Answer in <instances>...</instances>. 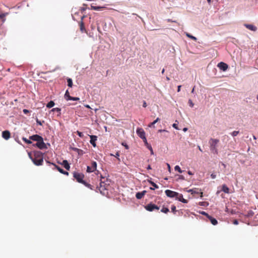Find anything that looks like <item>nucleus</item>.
I'll use <instances>...</instances> for the list:
<instances>
[{"label": "nucleus", "instance_id": "nucleus-1", "mask_svg": "<svg viewBox=\"0 0 258 258\" xmlns=\"http://www.w3.org/2000/svg\"><path fill=\"white\" fill-rule=\"evenodd\" d=\"M28 156L32 160L33 163L36 166H40L42 165L43 160V154L40 151L35 152L34 153V157L31 156V153H28Z\"/></svg>", "mask_w": 258, "mask_h": 258}, {"label": "nucleus", "instance_id": "nucleus-2", "mask_svg": "<svg viewBox=\"0 0 258 258\" xmlns=\"http://www.w3.org/2000/svg\"><path fill=\"white\" fill-rule=\"evenodd\" d=\"M219 142V140L218 139L211 138L209 140V144L210 150L214 154H218L217 145Z\"/></svg>", "mask_w": 258, "mask_h": 258}, {"label": "nucleus", "instance_id": "nucleus-3", "mask_svg": "<svg viewBox=\"0 0 258 258\" xmlns=\"http://www.w3.org/2000/svg\"><path fill=\"white\" fill-rule=\"evenodd\" d=\"M109 187V184L105 183L104 182L101 181L100 182V185L98 187V189L100 192L105 195V191L107 190L108 189Z\"/></svg>", "mask_w": 258, "mask_h": 258}, {"label": "nucleus", "instance_id": "nucleus-4", "mask_svg": "<svg viewBox=\"0 0 258 258\" xmlns=\"http://www.w3.org/2000/svg\"><path fill=\"white\" fill-rule=\"evenodd\" d=\"M137 133L139 137H140L146 144H147V141L145 136V132L142 128H138L137 130Z\"/></svg>", "mask_w": 258, "mask_h": 258}, {"label": "nucleus", "instance_id": "nucleus-5", "mask_svg": "<svg viewBox=\"0 0 258 258\" xmlns=\"http://www.w3.org/2000/svg\"><path fill=\"white\" fill-rule=\"evenodd\" d=\"M73 177L79 183H82L84 181V180H83L84 176L82 173L74 172L73 173Z\"/></svg>", "mask_w": 258, "mask_h": 258}, {"label": "nucleus", "instance_id": "nucleus-6", "mask_svg": "<svg viewBox=\"0 0 258 258\" xmlns=\"http://www.w3.org/2000/svg\"><path fill=\"white\" fill-rule=\"evenodd\" d=\"M145 208L147 211H148L149 212H152L154 210H159L160 209L159 207H157L156 205H155L152 203H150V204L147 205L145 207Z\"/></svg>", "mask_w": 258, "mask_h": 258}, {"label": "nucleus", "instance_id": "nucleus-7", "mask_svg": "<svg viewBox=\"0 0 258 258\" xmlns=\"http://www.w3.org/2000/svg\"><path fill=\"white\" fill-rule=\"evenodd\" d=\"M34 146L37 147L38 148H39L40 149H43L47 148V146H46V144L43 142V138L39 140V141L36 142V143Z\"/></svg>", "mask_w": 258, "mask_h": 258}, {"label": "nucleus", "instance_id": "nucleus-8", "mask_svg": "<svg viewBox=\"0 0 258 258\" xmlns=\"http://www.w3.org/2000/svg\"><path fill=\"white\" fill-rule=\"evenodd\" d=\"M97 168V162L96 161H92L91 166H87V171L88 173H91L95 170Z\"/></svg>", "mask_w": 258, "mask_h": 258}, {"label": "nucleus", "instance_id": "nucleus-9", "mask_svg": "<svg viewBox=\"0 0 258 258\" xmlns=\"http://www.w3.org/2000/svg\"><path fill=\"white\" fill-rule=\"evenodd\" d=\"M165 195L169 198H176V196L178 195V192L176 191H173L167 189L165 191Z\"/></svg>", "mask_w": 258, "mask_h": 258}, {"label": "nucleus", "instance_id": "nucleus-10", "mask_svg": "<svg viewBox=\"0 0 258 258\" xmlns=\"http://www.w3.org/2000/svg\"><path fill=\"white\" fill-rule=\"evenodd\" d=\"M217 66L220 70L223 71H225L228 69V65L225 62H219Z\"/></svg>", "mask_w": 258, "mask_h": 258}, {"label": "nucleus", "instance_id": "nucleus-11", "mask_svg": "<svg viewBox=\"0 0 258 258\" xmlns=\"http://www.w3.org/2000/svg\"><path fill=\"white\" fill-rule=\"evenodd\" d=\"M175 198H176V199L178 200L180 202H182L184 204H186L188 202L187 200H186L183 198V195L178 192V195L176 196Z\"/></svg>", "mask_w": 258, "mask_h": 258}, {"label": "nucleus", "instance_id": "nucleus-12", "mask_svg": "<svg viewBox=\"0 0 258 258\" xmlns=\"http://www.w3.org/2000/svg\"><path fill=\"white\" fill-rule=\"evenodd\" d=\"M90 143L93 147H96V141H97V137L96 136L91 135L90 136Z\"/></svg>", "mask_w": 258, "mask_h": 258}, {"label": "nucleus", "instance_id": "nucleus-13", "mask_svg": "<svg viewBox=\"0 0 258 258\" xmlns=\"http://www.w3.org/2000/svg\"><path fill=\"white\" fill-rule=\"evenodd\" d=\"M52 165H53L55 167V168L57 169V170L60 173L64 175H68L69 173L67 171H64L62 168H60L59 166L56 165V164L54 163H51Z\"/></svg>", "mask_w": 258, "mask_h": 258}, {"label": "nucleus", "instance_id": "nucleus-14", "mask_svg": "<svg viewBox=\"0 0 258 258\" xmlns=\"http://www.w3.org/2000/svg\"><path fill=\"white\" fill-rule=\"evenodd\" d=\"M188 192H191V194H200L201 195V197L202 198L203 197V191H201V190H199L198 189H189Z\"/></svg>", "mask_w": 258, "mask_h": 258}, {"label": "nucleus", "instance_id": "nucleus-15", "mask_svg": "<svg viewBox=\"0 0 258 258\" xmlns=\"http://www.w3.org/2000/svg\"><path fill=\"white\" fill-rule=\"evenodd\" d=\"M10 132L8 131H3L2 132V137L6 140H8L10 139Z\"/></svg>", "mask_w": 258, "mask_h": 258}, {"label": "nucleus", "instance_id": "nucleus-16", "mask_svg": "<svg viewBox=\"0 0 258 258\" xmlns=\"http://www.w3.org/2000/svg\"><path fill=\"white\" fill-rule=\"evenodd\" d=\"M146 192L147 191L146 190H144L143 191H141V192H137L136 195V198L138 199H143V197H144V196L145 195Z\"/></svg>", "mask_w": 258, "mask_h": 258}, {"label": "nucleus", "instance_id": "nucleus-17", "mask_svg": "<svg viewBox=\"0 0 258 258\" xmlns=\"http://www.w3.org/2000/svg\"><path fill=\"white\" fill-rule=\"evenodd\" d=\"M244 26L252 31L255 32L257 30V27L255 26L246 24H244Z\"/></svg>", "mask_w": 258, "mask_h": 258}, {"label": "nucleus", "instance_id": "nucleus-18", "mask_svg": "<svg viewBox=\"0 0 258 258\" xmlns=\"http://www.w3.org/2000/svg\"><path fill=\"white\" fill-rule=\"evenodd\" d=\"M42 138L40 136L38 135H34L30 137L29 139L34 141H39V140L41 139Z\"/></svg>", "mask_w": 258, "mask_h": 258}, {"label": "nucleus", "instance_id": "nucleus-19", "mask_svg": "<svg viewBox=\"0 0 258 258\" xmlns=\"http://www.w3.org/2000/svg\"><path fill=\"white\" fill-rule=\"evenodd\" d=\"M209 220H210V222L213 225H216L218 224V222L217 220L215 218H214L210 215L208 217Z\"/></svg>", "mask_w": 258, "mask_h": 258}, {"label": "nucleus", "instance_id": "nucleus-20", "mask_svg": "<svg viewBox=\"0 0 258 258\" xmlns=\"http://www.w3.org/2000/svg\"><path fill=\"white\" fill-rule=\"evenodd\" d=\"M80 30L82 33H83V32L87 33V31L85 28L84 24L82 21H81V22L80 23Z\"/></svg>", "mask_w": 258, "mask_h": 258}, {"label": "nucleus", "instance_id": "nucleus-21", "mask_svg": "<svg viewBox=\"0 0 258 258\" xmlns=\"http://www.w3.org/2000/svg\"><path fill=\"white\" fill-rule=\"evenodd\" d=\"M62 165L63 166L65 169L67 170H69L70 169V165H69L68 162L67 160H63L62 161Z\"/></svg>", "mask_w": 258, "mask_h": 258}, {"label": "nucleus", "instance_id": "nucleus-22", "mask_svg": "<svg viewBox=\"0 0 258 258\" xmlns=\"http://www.w3.org/2000/svg\"><path fill=\"white\" fill-rule=\"evenodd\" d=\"M160 120V118L157 117L153 122L148 124L149 127H154V124Z\"/></svg>", "mask_w": 258, "mask_h": 258}, {"label": "nucleus", "instance_id": "nucleus-23", "mask_svg": "<svg viewBox=\"0 0 258 258\" xmlns=\"http://www.w3.org/2000/svg\"><path fill=\"white\" fill-rule=\"evenodd\" d=\"M222 191L228 194L229 192V189L226 184H223V186H222Z\"/></svg>", "mask_w": 258, "mask_h": 258}, {"label": "nucleus", "instance_id": "nucleus-24", "mask_svg": "<svg viewBox=\"0 0 258 258\" xmlns=\"http://www.w3.org/2000/svg\"><path fill=\"white\" fill-rule=\"evenodd\" d=\"M55 105V103L53 101H50L49 102H48L46 105V107L48 108H51V107H53Z\"/></svg>", "mask_w": 258, "mask_h": 258}, {"label": "nucleus", "instance_id": "nucleus-25", "mask_svg": "<svg viewBox=\"0 0 258 258\" xmlns=\"http://www.w3.org/2000/svg\"><path fill=\"white\" fill-rule=\"evenodd\" d=\"M68 86L72 87L73 86V81L71 78H67Z\"/></svg>", "mask_w": 258, "mask_h": 258}, {"label": "nucleus", "instance_id": "nucleus-26", "mask_svg": "<svg viewBox=\"0 0 258 258\" xmlns=\"http://www.w3.org/2000/svg\"><path fill=\"white\" fill-rule=\"evenodd\" d=\"M60 110L61 109L60 108H53V109H51V111L52 112H57L58 113V116H59L60 115Z\"/></svg>", "mask_w": 258, "mask_h": 258}, {"label": "nucleus", "instance_id": "nucleus-27", "mask_svg": "<svg viewBox=\"0 0 258 258\" xmlns=\"http://www.w3.org/2000/svg\"><path fill=\"white\" fill-rule=\"evenodd\" d=\"M186 36L189 38H190L192 40L194 41H197V38L195 37V36L191 35V34H189V33H186Z\"/></svg>", "mask_w": 258, "mask_h": 258}, {"label": "nucleus", "instance_id": "nucleus-28", "mask_svg": "<svg viewBox=\"0 0 258 258\" xmlns=\"http://www.w3.org/2000/svg\"><path fill=\"white\" fill-rule=\"evenodd\" d=\"M83 7H81V8H80V11H81V12L82 13H83V12H85V11H86V10H87V4H84L83 5Z\"/></svg>", "mask_w": 258, "mask_h": 258}, {"label": "nucleus", "instance_id": "nucleus-29", "mask_svg": "<svg viewBox=\"0 0 258 258\" xmlns=\"http://www.w3.org/2000/svg\"><path fill=\"white\" fill-rule=\"evenodd\" d=\"M8 13H3L0 14V18L2 19L3 22L6 21V19L5 18V17H6Z\"/></svg>", "mask_w": 258, "mask_h": 258}, {"label": "nucleus", "instance_id": "nucleus-30", "mask_svg": "<svg viewBox=\"0 0 258 258\" xmlns=\"http://www.w3.org/2000/svg\"><path fill=\"white\" fill-rule=\"evenodd\" d=\"M161 212L164 213L165 214H167L169 212V210L167 207H163L161 210Z\"/></svg>", "mask_w": 258, "mask_h": 258}, {"label": "nucleus", "instance_id": "nucleus-31", "mask_svg": "<svg viewBox=\"0 0 258 258\" xmlns=\"http://www.w3.org/2000/svg\"><path fill=\"white\" fill-rule=\"evenodd\" d=\"M82 184H83L84 185H85L86 186L89 188L90 189H93L92 186L90 183H88L84 181Z\"/></svg>", "mask_w": 258, "mask_h": 258}, {"label": "nucleus", "instance_id": "nucleus-32", "mask_svg": "<svg viewBox=\"0 0 258 258\" xmlns=\"http://www.w3.org/2000/svg\"><path fill=\"white\" fill-rule=\"evenodd\" d=\"M101 9V8L99 7H96V6H91V9L92 10L99 11Z\"/></svg>", "mask_w": 258, "mask_h": 258}, {"label": "nucleus", "instance_id": "nucleus-33", "mask_svg": "<svg viewBox=\"0 0 258 258\" xmlns=\"http://www.w3.org/2000/svg\"><path fill=\"white\" fill-rule=\"evenodd\" d=\"M23 140L27 144H32V141H31V140H28L25 138H22Z\"/></svg>", "mask_w": 258, "mask_h": 258}, {"label": "nucleus", "instance_id": "nucleus-34", "mask_svg": "<svg viewBox=\"0 0 258 258\" xmlns=\"http://www.w3.org/2000/svg\"><path fill=\"white\" fill-rule=\"evenodd\" d=\"M149 183H150L152 185H153L154 186V187L155 188H159V186L157 185V184H156V183H155L154 182H153V181H149Z\"/></svg>", "mask_w": 258, "mask_h": 258}, {"label": "nucleus", "instance_id": "nucleus-35", "mask_svg": "<svg viewBox=\"0 0 258 258\" xmlns=\"http://www.w3.org/2000/svg\"><path fill=\"white\" fill-rule=\"evenodd\" d=\"M175 170L176 171H177L179 173H182L183 172L182 170H181V168L179 167V166L178 165H176L175 167Z\"/></svg>", "mask_w": 258, "mask_h": 258}, {"label": "nucleus", "instance_id": "nucleus-36", "mask_svg": "<svg viewBox=\"0 0 258 258\" xmlns=\"http://www.w3.org/2000/svg\"><path fill=\"white\" fill-rule=\"evenodd\" d=\"M188 103L189 104V107L192 108L194 106V103L191 99H189L188 101Z\"/></svg>", "mask_w": 258, "mask_h": 258}, {"label": "nucleus", "instance_id": "nucleus-37", "mask_svg": "<svg viewBox=\"0 0 258 258\" xmlns=\"http://www.w3.org/2000/svg\"><path fill=\"white\" fill-rule=\"evenodd\" d=\"M239 134V131H234L232 132L231 134L233 137H236Z\"/></svg>", "mask_w": 258, "mask_h": 258}, {"label": "nucleus", "instance_id": "nucleus-38", "mask_svg": "<svg viewBox=\"0 0 258 258\" xmlns=\"http://www.w3.org/2000/svg\"><path fill=\"white\" fill-rule=\"evenodd\" d=\"M199 205L201 206H208L209 203L207 202H202L199 203Z\"/></svg>", "mask_w": 258, "mask_h": 258}, {"label": "nucleus", "instance_id": "nucleus-39", "mask_svg": "<svg viewBox=\"0 0 258 258\" xmlns=\"http://www.w3.org/2000/svg\"><path fill=\"white\" fill-rule=\"evenodd\" d=\"M176 207L174 206V205H172L171 207V211L173 212V213H175L176 212Z\"/></svg>", "mask_w": 258, "mask_h": 258}, {"label": "nucleus", "instance_id": "nucleus-40", "mask_svg": "<svg viewBox=\"0 0 258 258\" xmlns=\"http://www.w3.org/2000/svg\"><path fill=\"white\" fill-rule=\"evenodd\" d=\"M77 134H78V135L81 137V138H82L83 137V134L82 132H80V131H77Z\"/></svg>", "mask_w": 258, "mask_h": 258}, {"label": "nucleus", "instance_id": "nucleus-41", "mask_svg": "<svg viewBox=\"0 0 258 258\" xmlns=\"http://www.w3.org/2000/svg\"><path fill=\"white\" fill-rule=\"evenodd\" d=\"M36 123L41 125L42 124V123L44 122V121H43L42 122H41V121H40L38 119H36Z\"/></svg>", "mask_w": 258, "mask_h": 258}, {"label": "nucleus", "instance_id": "nucleus-42", "mask_svg": "<svg viewBox=\"0 0 258 258\" xmlns=\"http://www.w3.org/2000/svg\"><path fill=\"white\" fill-rule=\"evenodd\" d=\"M172 126L173 128H175L176 130H179L178 127V124L176 123L172 124Z\"/></svg>", "mask_w": 258, "mask_h": 258}, {"label": "nucleus", "instance_id": "nucleus-43", "mask_svg": "<svg viewBox=\"0 0 258 258\" xmlns=\"http://www.w3.org/2000/svg\"><path fill=\"white\" fill-rule=\"evenodd\" d=\"M201 214L207 216V218L209 217V216H210L208 214H207V213H206L205 212H201Z\"/></svg>", "mask_w": 258, "mask_h": 258}, {"label": "nucleus", "instance_id": "nucleus-44", "mask_svg": "<svg viewBox=\"0 0 258 258\" xmlns=\"http://www.w3.org/2000/svg\"><path fill=\"white\" fill-rule=\"evenodd\" d=\"M72 101H79L80 98L79 97H72Z\"/></svg>", "mask_w": 258, "mask_h": 258}, {"label": "nucleus", "instance_id": "nucleus-45", "mask_svg": "<svg viewBox=\"0 0 258 258\" xmlns=\"http://www.w3.org/2000/svg\"><path fill=\"white\" fill-rule=\"evenodd\" d=\"M70 95L69 94V93L68 92V91H66V93H65V94H64V98H66L67 97H68V96H70Z\"/></svg>", "mask_w": 258, "mask_h": 258}, {"label": "nucleus", "instance_id": "nucleus-46", "mask_svg": "<svg viewBox=\"0 0 258 258\" xmlns=\"http://www.w3.org/2000/svg\"><path fill=\"white\" fill-rule=\"evenodd\" d=\"M72 97L71 95L70 96H68V97H67L66 98H65L66 99V100L68 101V100H72Z\"/></svg>", "mask_w": 258, "mask_h": 258}, {"label": "nucleus", "instance_id": "nucleus-47", "mask_svg": "<svg viewBox=\"0 0 258 258\" xmlns=\"http://www.w3.org/2000/svg\"><path fill=\"white\" fill-rule=\"evenodd\" d=\"M119 155H120V154L119 153V152H117V153H115V155H114V156H115L116 158H118V160H119V161L120 160V159L118 158V157L119 156Z\"/></svg>", "mask_w": 258, "mask_h": 258}, {"label": "nucleus", "instance_id": "nucleus-48", "mask_svg": "<svg viewBox=\"0 0 258 258\" xmlns=\"http://www.w3.org/2000/svg\"><path fill=\"white\" fill-rule=\"evenodd\" d=\"M211 177L212 179H214L216 177V175L215 174L212 173L211 174Z\"/></svg>", "mask_w": 258, "mask_h": 258}, {"label": "nucleus", "instance_id": "nucleus-49", "mask_svg": "<svg viewBox=\"0 0 258 258\" xmlns=\"http://www.w3.org/2000/svg\"><path fill=\"white\" fill-rule=\"evenodd\" d=\"M23 112L25 113V114H27L28 113H29V110L27 109H23Z\"/></svg>", "mask_w": 258, "mask_h": 258}, {"label": "nucleus", "instance_id": "nucleus-50", "mask_svg": "<svg viewBox=\"0 0 258 258\" xmlns=\"http://www.w3.org/2000/svg\"><path fill=\"white\" fill-rule=\"evenodd\" d=\"M233 223L235 225H237L238 223V221L237 220H234Z\"/></svg>", "mask_w": 258, "mask_h": 258}, {"label": "nucleus", "instance_id": "nucleus-51", "mask_svg": "<svg viewBox=\"0 0 258 258\" xmlns=\"http://www.w3.org/2000/svg\"><path fill=\"white\" fill-rule=\"evenodd\" d=\"M167 165L169 171L170 172L171 168H170V166L169 164L167 163Z\"/></svg>", "mask_w": 258, "mask_h": 258}, {"label": "nucleus", "instance_id": "nucleus-52", "mask_svg": "<svg viewBox=\"0 0 258 258\" xmlns=\"http://www.w3.org/2000/svg\"><path fill=\"white\" fill-rule=\"evenodd\" d=\"M143 107L144 108H146L147 107V103H146L145 101H144L143 105Z\"/></svg>", "mask_w": 258, "mask_h": 258}, {"label": "nucleus", "instance_id": "nucleus-53", "mask_svg": "<svg viewBox=\"0 0 258 258\" xmlns=\"http://www.w3.org/2000/svg\"><path fill=\"white\" fill-rule=\"evenodd\" d=\"M253 215V213L252 212L250 211L248 213V216H252Z\"/></svg>", "mask_w": 258, "mask_h": 258}, {"label": "nucleus", "instance_id": "nucleus-54", "mask_svg": "<svg viewBox=\"0 0 258 258\" xmlns=\"http://www.w3.org/2000/svg\"><path fill=\"white\" fill-rule=\"evenodd\" d=\"M180 88H181V86H178L177 87V92H179L180 91Z\"/></svg>", "mask_w": 258, "mask_h": 258}, {"label": "nucleus", "instance_id": "nucleus-55", "mask_svg": "<svg viewBox=\"0 0 258 258\" xmlns=\"http://www.w3.org/2000/svg\"><path fill=\"white\" fill-rule=\"evenodd\" d=\"M187 173L188 175H193V173H192V172L191 171H188Z\"/></svg>", "mask_w": 258, "mask_h": 258}, {"label": "nucleus", "instance_id": "nucleus-56", "mask_svg": "<svg viewBox=\"0 0 258 258\" xmlns=\"http://www.w3.org/2000/svg\"><path fill=\"white\" fill-rule=\"evenodd\" d=\"M147 169H151V166L150 165H149L147 168Z\"/></svg>", "mask_w": 258, "mask_h": 258}, {"label": "nucleus", "instance_id": "nucleus-57", "mask_svg": "<svg viewBox=\"0 0 258 258\" xmlns=\"http://www.w3.org/2000/svg\"><path fill=\"white\" fill-rule=\"evenodd\" d=\"M198 148H199V149L200 150V151L202 152H203V150L202 149H201V147L200 146H198Z\"/></svg>", "mask_w": 258, "mask_h": 258}, {"label": "nucleus", "instance_id": "nucleus-58", "mask_svg": "<svg viewBox=\"0 0 258 258\" xmlns=\"http://www.w3.org/2000/svg\"><path fill=\"white\" fill-rule=\"evenodd\" d=\"M195 88V86H194V88H192V91H191V93H194Z\"/></svg>", "mask_w": 258, "mask_h": 258}, {"label": "nucleus", "instance_id": "nucleus-59", "mask_svg": "<svg viewBox=\"0 0 258 258\" xmlns=\"http://www.w3.org/2000/svg\"><path fill=\"white\" fill-rule=\"evenodd\" d=\"M85 107L87 108H91L89 105H85Z\"/></svg>", "mask_w": 258, "mask_h": 258}, {"label": "nucleus", "instance_id": "nucleus-60", "mask_svg": "<svg viewBox=\"0 0 258 258\" xmlns=\"http://www.w3.org/2000/svg\"><path fill=\"white\" fill-rule=\"evenodd\" d=\"M159 132H167V131H165V130H160L159 131Z\"/></svg>", "mask_w": 258, "mask_h": 258}, {"label": "nucleus", "instance_id": "nucleus-61", "mask_svg": "<svg viewBox=\"0 0 258 258\" xmlns=\"http://www.w3.org/2000/svg\"><path fill=\"white\" fill-rule=\"evenodd\" d=\"M74 151H79V149L78 148H75L73 149Z\"/></svg>", "mask_w": 258, "mask_h": 258}, {"label": "nucleus", "instance_id": "nucleus-62", "mask_svg": "<svg viewBox=\"0 0 258 258\" xmlns=\"http://www.w3.org/2000/svg\"><path fill=\"white\" fill-rule=\"evenodd\" d=\"M151 154H153V151L152 147H151Z\"/></svg>", "mask_w": 258, "mask_h": 258}, {"label": "nucleus", "instance_id": "nucleus-63", "mask_svg": "<svg viewBox=\"0 0 258 258\" xmlns=\"http://www.w3.org/2000/svg\"><path fill=\"white\" fill-rule=\"evenodd\" d=\"M223 138H224V139H226V138H227H227H228V136H227V135H225V136L223 137Z\"/></svg>", "mask_w": 258, "mask_h": 258}, {"label": "nucleus", "instance_id": "nucleus-64", "mask_svg": "<svg viewBox=\"0 0 258 258\" xmlns=\"http://www.w3.org/2000/svg\"><path fill=\"white\" fill-rule=\"evenodd\" d=\"M85 18V16H83L81 17V21H83V19Z\"/></svg>", "mask_w": 258, "mask_h": 258}]
</instances>
